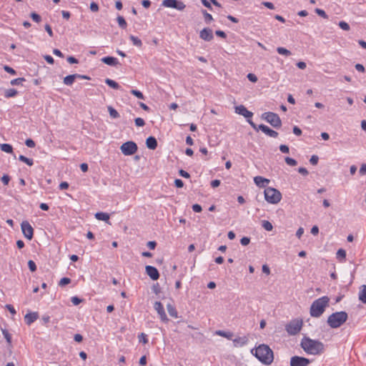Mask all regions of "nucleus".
<instances>
[{
	"mask_svg": "<svg viewBox=\"0 0 366 366\" xmlns=\"http://www.w3.org/2000/svg\"><path fill=\"white\" fill-rule=\"evenodd\" d=\"M202 14L204 15V21L207 24H209L213 20L212 16L207 13L206 10H202Z\"/></svg>",
	"mask_w": 366,
	"mask_h": 366,
	"instance_id": "obj_38",
	"label": "nucleus"
},
{
	"mask_svg": "<svg viewBox=\"0 0 366 366\" xmlns=\"http://www.w3.org/2000/svg\"><path fill=\"white\" fill-rule=\"evenodd\" d=\"M179 174L184 178L188 179L190 177V174L182 169L179 170Z\"/></svg>",
	"mask_w": 366,
	"mask_h": 366,
	"instance_id": "obj_57",
	"label": "nucleus"
},
{
	"mask_svg": "<svg viewBox=\"0 0 366 366\" xmlns=\"http://www.w3.org/2000/svg\"><path fill=\"white\" fill-rule=\"evenodd\" d=\"M254 182L257 186L259 187H265L266 184L269 182V180L261 176H257L254 178Z\"/></svg>",
	"mask_w": 366,
	"mask_h": 366,
	"instance_id": "obj_21",
	"label": "nucleus"
},
{
	"mask_svg": "<svg viewBox=\"0 0 366 366\" xmlns=\"http://www.w3.org/2000/svg\"><path fill=\"white\" fill-rule=\"evenodd\" d=\"M30 17L36 23H39L41 21V16L36 14V12H31L30 14Z\"/></svg>",
	"mask_w": 366,
	"mask_h": 366,
	"instance_id": "obj_40",
	"label": "nucleus"
},
{
	"mask_svg": "<svg viewBox=\"0 0 366 366\" xmlns=\"http://www.w3.org/2000/svg\"><path fill=\"white\" fill-rule=\"evenodd\" d=\"M315 12L319 15L321 17L324 18V19H327L328 18V16L327 14L325 13V11L321 9H315Z\"/></svg>",
	"mask_w": 366,
	"mask_h": 366,
	"instance_id": "obj_48",
	"label": "nucleus"
},
{
	"mask_svg": "<svg viewBox=\"0 0 366 366\" xmlns=\"http://www.w3.org/2000/svg\"><path fill=\"white\" fill-rule=\"evenodd\" d=\"M71 282V279L69 277H63L60 280L59 285V286H65Z\"/></svg>",
	"mask_w": 366,
	"mask_h": 366,
	"instance_id": "obj_45",
	"label": "nucleus"
},
{
	"mask_svg": "<svg viewBox=\"0 0 366 366\" xmlns=\"http://www.w3.org/2000/svg\"><path fill=\"white\" fill-rule=\"evenodd\" d=\"M235 112L239 115L244 117L248 119L253 116V113L248 111L247 109L244 105H239L235 107Z\"/></svg>",
	"mask_w": 366,
	"mask_h": 366,
	"instance_id": "obj_15",
	"label": "nucleus"
},
{
	"mask_svg": "<svg viewBox=\"0 0 366 366\" xmlns=\"http://www.w3.org/2000/svg\"><path fill=\"white\" fill-rule=\"evenodd\" d=\"M247 122L254 129L257 131L261 130L263 133L270 137L277 138L278 136V133L276 131L270 129L269 127L264 124H259L257 126L251 119H248Z\"/></svg>",
	"mask_w": 366,
	"mask_h": 366,
	"instance_id": "obj_8",
	"label": "nucleus"
},
{
	"mask_svg": "<svg viewBox=\"0 0 366 366\" xmlns=\"http://www.w3.org/2000/svg\"><path fill=\"white\" fill-rule=\"evenodd\" d=\"M347 318L348 315L346 312H336L328 317L327 322L331 328L335 329L342 326Z\"/></svg>",
	"mask_w": 366,
	"mask_h": 366,
	"instance_id": "obj_4",
	"label": "nucleus"
},
{
	"mask_svg": "<svg viewBox=\"0 0 366 366\" xmlns=\"http://www.w3.org/2000/svg\"><path fill=\"white\" fill-rule=\"evenodd\" d=\"M285 161L290 166L294 167L297 164V162L295 159L289 157H285Z\"/></svg>",
	"mask_w": 366,
	"mask_h": 366,
	"instance_id": "obj_42",
	"label": "nucleus"
},
{
	"mask_svg": "<svg viewBox=\"0 0 366 366\" xmlns=\"http://www.w3.org/2000/svg\"><path fill=\"white\" fill-rule=\"evenodd\" d=\"M2 334L4 336V338L6 339L7 343L9 345H11V335L9 334L7 330L6 329H1Z\"/></svg>",
	"mask_w": 366,
	"mask_h": 366,
	"instance_id": "obj_35",
	"label": "nucleus"
},
{
	"mask_svg": "<svg viewBox=\"0 0 366 366\" xmlns=\"http://www.w3.org/2000/svg\"><path fill=\"white\" fill-rule=\"evenodd\" d=\"M147 245L150 249H154L157 246V242L155 241H149L147 242Z\"/></svg>",
	"mask_w": 366,
	"mask_h": 366,
	"instance_id": "obj_63",
	"label": "nucleus"
},
{
	"mask_svg": "<svg viewBox=\"0 0 366 366\" xmlns=\"http://www.w3.org/2000/svg\"><path fill=\"white\" fill-rule=\"evenodd\" d=\"M21 228L24 236L31 240L34 237V229L27 221H23L21 224Z\"/></svg>",
	"mask_w": 366,
	"mask_h": 366,
	"instance_id": "obj_12",
	"label": "nucleus"
},
{
	"mask_svg": "<svg viewBox=\"0 0 366 366\" xmlns=\"http://www.w3.org/2000/svg\"><path fill=\"white\" fill-rule=\"evenodd\" d=\"M66 60L69 64H78L79 63L78 59L72 56H68Z\"/></svg>",
	"mask_w": 366,
	"mask_h": 366,
	"instance_id": "obj_60",
	"label": "nucleus"
},
{
	"mask_svg": "<svg viewBox=\"0 0 366 366\" xmlns=\"http://www.w3.org/2000/svg\"><path fill=\"white\" fill-rule=\"evenodd\" d=\"M157 141L153 136H150L146 139V146L148 149L154 150L157 147Z\"/></svg>",
	"mask_w": 366,
	"mask_h": 366,
	"instance_id": "obj_19",
	"label": "nucleus"
},
{
	"mask_svg": "<svg viewBox=\"0 0 366 366\" xmlns=\"http://www.w3.org/2000/svg\"><path fill=\"white\" fill-rule=\"evenodd\" d=\"M135 125L137 127H144L145 125V122L142 118L137 117L134 119Z\"/></svg>",
	"mask_w": 366,
	"mask_h": 366,
	"instance_id": "obj_46",
	"label": "nucleus"
},
{
	"mask_svg": "<svg viewBox=\"0 0 366 366\" xmlns=\"http://www.w3.org/2000/svg\"><path fill=\"white\" fill-rule=\"evenodd\" d=\"M215 333H216V335L223 337H225L228 340H232V337H233V334L231 332H226L224 330H217Z\"/></svg>",
	"mask_w": 366,
	"mask_h": 366,
	"instance_id": "obj_27",
	"label": "nucleus"
},
{
	"mask_svg": "<svg viewBox=\"0 0 366 366\" xmlns=\"http://www.w3.org/2000/svg\"><path fill=\"white\" fill-rule=\"evenodd\" d=\"M28 267L31 272H35L36 270V263L33 260H29L28 261Z\"/></svg>",
	"mask_w": 366,
	"mask_h": 366,
	"instance_id": "obj_47",
	"label": "nucleus"
},
{
	"mask_svg": "<svg viewBox=\"0 0 366 366\" xmlns=\"http://www.w3.org/2000/svg\"><path fill=\"white\" fill-rule=\"evenodd\" d=\"M319 157L317 155H312L310 159V162L312 165H316L318 163Z\"/></svg>",
	"mask_w": 366,
	"mask_h": 366,
	"instance_id": "obj_55",
	"label": "nucleus"
},
{
	"mask_svg": "<svg viewBox=\"0 0 366 366\" xmlns=\"http://www.w3.org/2000/svg\"><path fill=\"white\" fill-rule=\"evenodd\" d=\"M25 144L28 147H30V148H34L36 145L34 141L31 139H27L26 141H25Z\"/></svg>",
	"mask_w": 366,
	"mask_h": 366,
	"instance_id": "obj_51",
	"label": "nucleus"
},
{
	"mask_svg": "<svg viewBox=\"0 0 366 366\" xmlns=\"http://www.w3.org/2000/svg\"><path fill=\"white\" fill-rule=\"evenodd\" d=\"M76 79V74H70L64 78L63 82L64 84H66L67 86H71L74 83V81Z\"/></svg>",
	"mask_w": 366,
	"mask_h": 366,
	"instance_id": "obj_23",
	"label": "nucleus"
},
{
	"mask_svg": "<svg viewBox=\"0 0 366 366\" xmlns=\"http://www.w3.org/2000/svg\"><path fill=\"white\" fill-rule=\"evenodd\" d=\"M248 342V338L247 336L238 337L233 340V343L235 347H242L247 345Z\"/></svg>",
	"mask_w": 366,
	"mask_h": 366,
	"instance_id": "obj_20",
	"label": "nucleus"
},
{
	"mask_svg": "<svg viewBox=\"0 0 366 366\" xmlns=\"http://www.w3.org/2000/svg\"><path fill=\"white\" fill-rule=\"evenodd\" d=\"M162 4L165 7L173 8L179 11H183L186 7L184 2L179 0H164Z\"/></svg>",
	"mask_w": 366,
	"mask_h": 366,
	"instance_id": "obj_10",
	"label": "nucleus"
},
{
	"mask_svg": "<svg viewBox=\"0 0 366 366\" xmlns=\"http://www.w3.org/2000/svg\"><path fill=\"white\" fill-rule=\"evenodd\" d=\"M154 308L158 313L162 322H167L169 321V319L165 313L163 305L160 302H155L154 304Z\"/></svg>",
	"mask_w": 366,
	"mask_h": 366,
	"instance_id": "obj_13",
	"label": "nucleus"
},
{
	"mask_svg": "<svg viewBox=\"0 0 366 366\" xmlns=\"http://www.w3.org/2000/svg\"><path fill=\"white\" fill-rule=\"evenodd\" d=\"M199 37L207 41H212L214 38L212 30L209 28H204L199 33Z\"/></svg>",
	"mask_w": 366,
	"mask_h": 366,
	"instance_id": "obj_16",
	"label": "nucleus"
},
{
	"mask_svg": "<svg viewBox=\"0 0 366 366\" xmlns=\"http://www.w3.org/2000/svg\"><path fill=\"white\" fill-rule=\"evenodd\" d=\"M262 119L269 123L273 127L278 129L282 126V121L279 115L272 112H264L262 114Z\"/></svg>",
	"mask_w": 366,
	"mask_h": 366,
	"instance_id": "obj_7",
	"label": "nucleus"
},
{
	"mask_svg": "<svg viewBox=\"0 0 366 366\" xmlns=\"http://www.w3.org/2000/svg\"><path fill=\"white\" fill-rule=\"evenodd\" d=\"M102 61L105 64L112 66H117L119 64V62L117 58L110 56L103 57L102 59Z\"/></svg>",
	"mask_w": 366,
	"mask_h": 366,
	"instance_id": "obj_18",
	"label": "nucleus"
},
{
	"mask_svg": "<svg viewBox=\"0 0 366 366\" xmlns=\"http://www.w3.org/2000/svg\"><path fill=\"white\" fill-rule=\"evenodd\" d=\"M19 160L22 162H24L28 166H32L34 164V161L32 159L27 158L24 155H20L19 157Z\"/></svg>",
	"mask_w": 366,
	"mask_h": 366,
	"instance_id": "obj_31",
	"label": "nucleus"
},
{
	"mask_svg": "<svg viewBox=\"0 0 366 366\" xmlns=\"http://www.w3.org/2000/svg\"><path fill=\"white\" fill-rule=\"evenodd\" d=\"M18 94V92L16 89H6L5 92H4V97L6 98H11V97H14L15 96H16Z\"/></svg>",
	"mask_w": 366,
	"mask_h": 366,
	"instance_id": "obj_28",
	"label": "nucleus"
},
{
	"mask_svg": "<svg viewBox=\"0 0 366 366\" xmlns=\"http://www.w3.org/2000/svg\"><path fill=\"white\" fill-rule=\"evenodd\" d=\"M330 298L327 296H323L315 300L310 307V315L313 317H320L328 306Z\"/></svg>",
	"mask_w": 366,
	"mask_h": 366,
	"instance_id": "obj_3",
	"label": "nucleus"
},
{
	"mask_svg": "<svg viewBox=\"0 0 366 366\" xmlns=\"http://www.w3.org/2000/svg\"><path fill=\"white\" fill-rule=\"evenodd\" d=\"M167 309L169 315L171 317H175V318H177L178 317L177 311L176 308L172 305L168 304L167 305Z\"/></svg>",
	"mask_w": 366,
	"mask_h": 366,
	"instance_id": "obj_26",
	"label": "nucleus"
},
{
	"mask_svg": "<svg viewBox=\"0 0 366 366\" xmlns=\"http://www.w3.org/2000/svg\"><path fill=\"white\" fill-rule=\"evenodd\" d=\"M358 297L361 302L366 304V285H363L360 287Z\"/></svg>",
	"mask_w": 366,
	"mask_h": 366,
	"instance_id": "obj_22",
	"label": "nucleus"
},
{
	"mask_svg": "<svg viewBox=\"0 0 366 366\" xmlns=\"http://www.w3.org/2000/svg\"><path fill=\"white\" fill-rule=\"evenodd\" d=\"M108 111H109V115L112 118L117 119V118L119 117V112L115 109H114L112 107L109 106Z\"/></svg>",
	"mask_w": 366,
	"mask_h": 366,
	"instance_id": "obj_32",
	"label": "nucleus"
},
{
	"mask_svg": "<svg viewBox=\"0 0 366 366\" xmlns=\"http://www.w3.org/2000/svg\"><path fill=\"white\" fill-rule=\"evenodd\" d=\"M139 341L142 342L143 344H147L148 342L147 335L143 332L140 333L138 335Z\"/></svg>",
	"mask_w": 366,
	"mask_h": 366,
	"instance_id": "obj_41",
	"label": "nucleus"
},
{
	"mask_svg": "<svg viewBox=\"0 0 366 366\" xmlns=\"http://www.w3.org/2000/svg\"><path fill=\"white\" fill-rule=\"evenodd\" d=\"M192 209L194 212H200L202 210V206L198 204H194L192 205Z\"/></svg>",
	"mask_w": 366,
	"mask_h": 366,
	"instance_id": "obj_61",
	"label": "nucleus"
},
{
	"mask_svg": "<svg viewBox=\"0 0 366 366\" xmlns=\"http://www.w3.org/2000/svg\"><path fill=\"white\" fill-rule=\"evenodd\" d=\"M0 147H1V149L6 153L11 154L13 152V147L9 144H6V143L1 144H0Z\"/></svg>",
	"mask_w": 366,
	"mask_h": 366,
	"instance_id": "obj_30",
	"label": "nucleus"
},
{
	"mask_svg": "<svg viewBox=\"0 0 366 366\" xmlns=\"http://www.w3.org/2000/svg\"><path fill=\"white\" fill-rule=\"evenodd\" d=\"M280 150L282 152V153H285V154H287L290 152V149H289V147L287 145H285V144H281L280 146Z\"/></svg>",
	"mask_w": 366,
	"mask_h": 366,
	"instance_id": "obj_53",
	"label": "nucleus"
},
{
	"mask_svg": "<svg viewBox=\"0 0 366 366\" xmlns=\"http://www.w3.org/2000/svg\"><path fill=\"white\" fill-rule=\"evenodd\" d=\"M105 83L112 89H119L120 88L119 84L111 79H106Z\"/></svg>",
	"mask_w": 366,
	"mask_h": 366,
	"instance_id": "obj_29",
	"label": "nucleus"
},
{
	"mask_svg": "<svg viewBox=\"0 0 366 366\" xmlns=\"http://www.w3.org/2000/svg\"><path fill=\"white\" fill-rule=\"evenodd\" d=\"M120 150L125 156H130L137 152L138 147L134 142L128 141L121 145Z\"/></svg>",
	"mask_w": 366,
	"mask_h": 366,
	"instance_id": "obj_9",
	"label": "nucleus"
},
{
	"mask_svg": "<svg viewBox=\"0 0 366 366\" xmlns=\"http://www.w3.org/2000/svg\"><path fill=\"white\" fill-rule=\"evenodd\" d=\"M117 22H118V24L119 26L122 28V29H126L127 26V24L124 19V18L122 16H118L117 18Z\"/></svg>",
	"mask_w": 366,
	"mask_h": 366,
	"instance_id": "obj_34",
	"label": "nucleus"
},
{
	"mask_svg": "<svg viewBox=\"0 0 366 366\" xmlns=\"http://www.w3.org/2000/svg\"><path fill=\"white\" fill-rule=\"evenodd\" d=\"M147 274L152 280H157L159 278V273L157 269L153 266L147 265L145 267Z\"/></svg>",
	"mask_w": 366,
	"mask_h": 366,
	"instance_id": "obj_14",
	"label": "nucleus"
},
{
	"mask_svg": "<svg viewBox=\"0 0 366 366\" xmlns=\"http://www.w3.org/2000/svg\"><path fill=\"white\" fill-rule=\"evenodd\" d=\"M4 69L10 74L15 75L16 74V71L9 66H4Z\"/></svg>",
	"mask_w": 366,
	"mask_h": 366,
	"instance_id": "obj_50",
	"label": "nucleus"
},
{
	"mask_svg": "<svg viewBox=\"0 0 366 366\" xmlns=\"http://www.w3.org/2000/svg\"><path fill=\"white\" fill-rule=\"evenodd\" d=\"M300 346L309 355H319L324 350V345L322 342L312 340L307 337H304L302 339Z\"/></svg>",
	"mask_w": 366,
	"mask_h": 366,
	"instance_id": "obj_1",
	"label": "nucleus"
},
{
	"mask_svg": "<svg viewBox=\"0 0 366 366\" xmlns=\"http://www.w3.org/2000/svg\"><path fill=\"white\" fill-rule=\"evenodd\" d=\"M130 92H131V94H132L134 96H135L138 99H144V96L142 92H140L139 90H136V89H132Z\"/></svg>",
	"mask_w": 366,
	"mask_h": 366,
	"instance_id": "obj_39",
	"label": "nucleus"
},
{
	"mask_svg": "<svg viewBox=\"0 0 366 366\" xmlns=\"http://www.w3.org/2000/svg\"><path fill=\"white\" fill-rule=\"evenodd\" d=\"M174 185L177 188H182L184 187V182L182 179H176L174 180Z\"/></svg>",
	"mask_w": 366,
	"mask_h": 366,
	"instance_id": "obj_58",
	"label": "nucleus"
},
{
	"mask_svg": "<svg viewBox=\"0 0 366 366\" xmlns=\"http://www.w3.org/2000/svg\"><path fill=\"white\" fill-rule=\"evenodd\" d=\"M265 200L270 204H277L282 199L281 192L277 189L267 187L264 192Z\"/></svg>",
	"mask_w": 366,
	"mask_h": 366,
	"instance_id": "obj_5",
	"label": "nucleus"
},
{
	"mask_svg": "<svg viewBox=\"0 0 366 366\" xmlns=\"http://www.w3.org/2000/svg\"><path fill=\"white\" fill-rule=\"evenodd\" d=\"M339 26L344 31H349L350 29V25L344 21L339 22Z\"/></svg>",
	"mask_w": 366,
	"mask_h": 366,
	"instance_id": "obj_43",
	"label": "nucleus"
},
{
	"mask_svg": "<svg viewBox=\"0 0 366 366\" xmlns=\"http://www.w3.org/2000/svg\"><path fill=\"white\" fill-rule=\"evenodd\" d=\"M95 217L98 219V220H102V221H105V222H108L109 219V214L107 213H105V212H97L95 214Z\"/></svg>",
	"mask_w": 366,
	"mask_h": 366,
	"instance_id": "obj_25",
	"label": "nucleus"
},
{
	"mask_svg": "<svg viewBox=\"0 0 366 366\" xmlns=\"http://www.w3.org/2000/svg\"><path fill=\"white\" fill-rule=\"evenodd\" d=\"M90 9L91 11H94V12H97L99 11V6L97 3L95 2H92L90 4Z\"/></svg>",
	"mask_w": 366,
	"mask_h": 366,
	"instance_id": "obj_59",
	"label": "nucleus"
},
{
	"mask_svg": "<svg viewBox=\"0 0 366 366\" xmlns=\"http://www.w3.org/2000/svg\"><path fill=\"white\" fill-rule=\"evenodd\" d=\"M129 39L132 41V43L134 46H137L138 47H141L142 46V42L141 39H139L137 36L130 35Z\"/></svg>",
	"mask_w": 366,
	"mask_h": 366,
	"instance_id": "obj_33",
	"label": "nucleus"
},
{
	"mask_svg": "<svg viewBox=\"0 0 366 366\" xmlns=\"http://www.w3.org/2000/svg\"><path fill=\"white\" fill-rule=\"evenodd\" d=\"M337 259L340 262H344L346 260V251L344 249H339L336 253Z\"/></svg>",
	"mask_w": 366,
	"mask_h": 366,
	"instance_id": "obj_24",
	"label": "nucleus"
},
{
	"mask_svg": "<svg viewBox=\"0 0 366 366\" xmlns=\"http://www.w3.org/2000/svg\"><path fill=\"white\" fill-rule=\"evenodd\" d=\"M83 301L82 299H80L79 297H72L71 298V302L74 305H79L81 302Z\"/></svg>",
	"mask_w": 366,
	"mask_h": 366,
	"instance_id": "obj_49",
	"label": "nucleus"
},
{
	"mask_svg": "<svg viewBox=\"0 0 366 366\" xmlns=\"http://www.w3.org/2000/svg\"><path fill=\"white\" fill-rule=\"evenodd\" d=\"M311 360L308 358L295 355L291 357L290 365V366H308Z\"/></svg>",
	"mask_w": 366,
	"mask_h": 366,
	"instance_id": "obj_11",
	"label": "nucleus"
},
{
	"mask_svg": "<svg viewBox=\"0 0 366 366\" xmlns=\"http://www.w3.org/2000/svg\"><path fill=\"white\" fill-rule=\"evenodd\" d=\"M254 349L251 350V352L263 364L270 365L274 360L273 351L270 347L264 344L259 345L255 349V352H253Z\"/></svg>",
	"mask_w": 366,
	"mask_h": 366,
	"instance_id": "obj_2",
	"label": "nucleus"
},
{
	"mask_svg": "<svg viewBox=\"0 0 366 366\" xmlns=\"http://www.w3.org/2000/svg\"><path fill=\"white\" fill-rule=\"evenodd\" d=\"M302 325V320L294 319L285 325V330L290 335H296L300 332Z\"/></svg>",
	"mask_w": 366,
	"mask_h": 366,
	"instance_id": "obj_6",
	"label": "nucleus"
},
{
	"mask_svg": "<svg viewBox=\"0 0 366 366\" xmlns=\"http://www.w3.org/2000/svg\"><path fill=\"white\" fill-rule=\"evenodd\" d=\"M262 226L267 231H272L273 229L272 223L267 220H262Z\"/></svg>",
	"mask_w": 366,
	"mask_h": 366,
	"instance_id": "obj_36",
	"label": "nucleus"
},
{
	"mask_svg": "<svg viewBox=\"0 0 366 366\" xmlns=\"http://www.w3.org/2000/svg\"><path fill=\"white\" fill-rule=\"evenodd\" d=\"M39 318V313L37 312H33L27 313L24 316V321L27 325H31Z\"/></svg>",
	"mask_w": 366,
	"mask_h": 366,
	"instance_id": "obj_17",
	"label": "nucleus"
},
{
	"mask_svg": "<svg viewBox=\"0 0 366 366\" xmlns=\"http://www.w3.org/2000/svg\"><path fill=\"white\" fill-rule=\"evenodd\" d=\"M359 172L361 175H365L366 174V164H363L361 165Z\"/></svg>",
	"mask_w": 366,
	"mask_h": 366,
	"instance_id": "obj_64",
	"label": "nucleus"
},
{
	"mask_svg": "<svg viewBox=\"0 0 366 366\" xmlns=\"http://www.w3.org/2000/svg\"><path fill=\"white\" fill-rule=\"evenodd\" d=\"M44 59L46 61L47 63L50 64H53L54 62V60L53 59V57L50 55H45L44 56Z\"/></svg>",
	"mask_w": 366,
	"mask_h": 366,
	"instance_id": "obj_62",
	"label": "nucleus"
},
{
	"mask_svg": "<svg viewBox=\"0 0 366 366\" xmlns=\"http://www.w3.org/2000/svg\"><path fill=\"white\" fill-rule=\"evenodd\" d=\"M250 242V238L247 237H242L241 239H240V243L242 244V245L243 246H247L249 244Z\"/></svg>",
	"mask_w": 366,
	"mask_h": 366,
	"instance_id": "obj_54",
	"label": "nucleus"
},
{
	"mask_svg": "<svg viewBox=\"0 0 366 366\" xmlns=\"http://www.w3.org/2000/svg\"><path fill=\"white\" fill-rule=\"evenodd\" d=\"M247 79H248L250 81H252V82H253V83H255V82H257V76H256L255 74H252V73H249V74H247Z\"/></svg>",
	"mask_w": 366,
	"mask_h": 366,
	"instance_id": "obj_52",
	"label": "nucleus"
},
{
	"mask_svg": "<svg viewBox=\"0 0 366 366\" xmlns=\"http://www.w3.org/2000/svg\"><path fill=\"white\" fill-rule=\"evenodd\" d=\"M277 51L278 52V54H282V55H285V56H290L291 55V51L284 47H277Z\"/></svg>",
	"mask_w": 366,
	"mask_h": 366,
	"instance_id": "obj_37",
	"label": "nucleus"
},
{
	"mask_svg": "<svg viewBox=\"0 0 366 366\" xmlns=\"http://www.w3.org/2000/svg\"><path fill=\"white\" fill-rule=\"evenodd\" d=\"M1 180L4 185H7L10 181V177L7 174H4Z\"/></svg>",
	"mask_w": 366,
	"mask_h": 366,
	"instance_id": "obj_56",
	"label": "nucleus"
},
{
	"mask_svg": "<svg viewBox=\"0 0 366 366\" xmlns=\"http://www.w3.org/2000/svg\"><path fill=\"white\" fill-rule=\"evenodd\" d=\"M25 81L24 78H16L14 79H12L10 82L11 85H19L21 84L22 82Z\"/></svg>",
	"mask_w": 366,
	"mask_h": 366,
	"instance_id": "obj_44",
	"label": "nucleus"
}]
</instances>
